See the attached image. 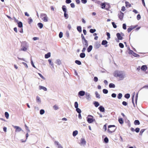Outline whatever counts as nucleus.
I'll use <instances>...</instances> for the list:
<instances>
[{"label": "nucleus", "mask_w": 148, "mask_h": 148, "mask_svg": "<svg viewBox=\"0 0 148 148\" xmlns=\"http://www.w3.org/2000/svg\"><path fill=\"white\" fill-rule=\"evenodd\" d=\"M113 75L115 77H118L120 80H123L126 76L125 73L123 72L117 71L114 72Z\"/></svg>", "instance_id": "1"}, {"label": "nucleus", "mask_w": 148, "mask_h": 148, "mask_svg": "<svg viewBox=\"0 0 148 148\" xmlns=\"http://www.w3.org/2000/svg\"><path fill=\"white\" fill-rule=\"evenodd\" d=\"M108 128V132L110 134L114 132L116 129V127L114 125H109Z\"/></svg>", "instance_id": "2"}, {"label": "nucleus", "mask_w": 148, "mask_h": 148, "mask_svg": "<svg viewBox=\"0 0 148 148\" xmlns=\"http://www.w3.org/2000/svg\"><path fill=\"white\" fill-rule=\"evenodd\" d=\"M40 17L44 22H47L48 21V18L46 14H41L40 15Z\"/></svg>", "instance_id": "3"}, {"label": "nucleus", "mask_w": 148, "mask_h": 148, "mask_svg": "<svg viewBox=\"0 0 148 148\" xmlns=\"http://www.w3.org/2000/svg\"><path fill=\"white\" fill-rule=\"evenodd\" d=\"M87 119V121L89 123H91L92 122L95 121V120L93 119V116L91 115H89L88 116Z\"/></svg>", "instance_id": "4"}, {"label": "nucleus", "mask_w": 148, "mask_h": 148, "mask_svg": "<svg viewBox=\"0 0 148 148\" xmlns=\"http://www.w3.org/2000/svg\"><path fill=\"white\" fill-rule=\"evenodd\" d=\"M79 144L80 145L83 147L85 146L86 144V141L85 139L83 138H81L80 140Z\"/></svg>", "instance_id": "5"}, {"label": "nucleus", "mask_w": 148, "mask_h": 148, "mask_svg": "<svg viewBox=\"0 0 148 148\" xmlns=\"http://www.w3.org/2000/svg\"><path fill=\"white\" fill-rule=\"evenodd\" d=\"M116 36L118 38V39L116 40V41L117 42H119V40H121L123 39V37L119 33H117L116 34Z\"/></svg>", "instance_id": "6"}, {"label": "nucleus", "mask_w": 148, "mask_h": 148, "mask_svg": "<svg viewBox=\"0 0 148 148\" xmlns=\"http://www.w3.org/2000/svg\"><path fill=\"white\" fill-rule=\"evenodd\" d=\"M54 144L58 148H63L62 145L58 142L55 141Z\"/></svg>", "instance_id": "7"}, {"label": "nucleus", "mask_w": 148, "mask_h": 148, "mask_svg": "<svg viewBox=\"0 0 148 148\" xmlns=\"http://www.w3.org/2000/svg\"><path fill=\"white\" fill-rule=\"evenodd\" d=\"M28 47L29 46L28 45L26 46H22L20 50L21 51H26L28 49Z\"/></svg>", "instance_id": "8"}, {"label": "nucleus", "mask_w": 148, "mask_h": 148, "mask_svg": "<svg viewBox=\"0 0 148 148\" xmlns=\"http://www.w3.org/2000/svg\"><path fill=\"white\" fill-rule=\"evenodd\" d=\"M13 126L14 128L16 129L15 131L16 132H20L23 131L22 129L19 126Z\"/></svg>", "instance_id": "9"}, {"label": "nucleus", "mask_w": 148, "mask_h": 148, "mask_svg": "<svg viewBox=\"0 0 148 148\" xmlns=\"http://www.w3.org/2000/svg\"><path fill=\"white\" fill-rule=\"evenodd\" d=\"M39 89L40 90H42L44 91H47V89L45 87L42 86H39Z\"/></svg>", "instance_id": "10"}, {"label": "nucleus", "mask_w": 148, "mask_h": 148, "mask_svg": "<svg viewBox=\"0 0 148 148\" xmlns=\"http://www.w3.org/2000/svg\"><path fill=\"white\" fill-rule=\"evenodd\" d=\"M86 98L88 100H90V94L88 92H86L85 94Z\"/></svg>", "instance_id": "11"}, {"label": "nucleus", "mask_w": 148, "mask_h": 148, "mask_svg": "<svg viewBox=\"0 0 148 148\" xmlns=\"http://www.w3.org/2000/svg\"><path fill=\"white\" fill-rule=\"evenodd\" d=\"M85 94V92L84 91H80L78 93V95L81 96H84Z\"/></svg>", "instance_id": "12"}, {"label": "nucleus", "mask_w": 148, "mask_h": 148, "mask_svg": "<svg viewBox=\"0 0 148 148\" xmlns=\"http://www.w3.org/2000/svg\"><path fill=\"white\" fill-rule=\"evenodd\" d=\"M124 16V13L121 12L119 15V17L121 20H122Z\"/></svg>", "instance_id": "13"}, {"label": "nucleus", "mask_w": 148, "mask_h": 148, "mask_svg": "<svg viewBox=\"0 0 148 148\" xmlns=\"http://www.w3.org/2000/svg\"><path fill=\"white\" fill-rule=\"evenodd\" d=\"M147 66L146 65L142 66L141 68V70L144 71H146L147 70Z\"/></svg>", "instance_id": "14"}, {"label": "nucleus", "mask_w": 148, "mask_h": 148, "mask_svg": "<svg viewBox=\"0 0 148 148\" xmlns=\"http://www.w3.org/2000/svg\"><path fill=\"white\" fill-rule=\"evenodd\" d=\"M36 101L37 103L38 104H40L41 103V99L40 97L38 96L36 97Z\"/></svg>", "instance_id": "15"}, {"label": "nucleus", "mask_w": 148, "mask_h": 148, "mask_svg": "<svg viewBox=\"0 0 148 148\" xmlns=\"http://www.w3.org/2000/svg\"><path fill=\"white\" fill-rule=\"evenodd\" d=\"M136 26H131L129 28H128L127 29V31L128 32H130L133 29H134L136 27Z\"/></svg>", "instance_id": "16"}, {"label": "nucleus", "mask_w": 148, "mask_h": 148, "mask_svg": "<svg viewBox=\"0 0 148 148\" xmlns=\"http://www.w3.org/2000/svg\"><path fill=\"white\" fill-rule=\"evenodd\" d=\"M51 54L50 52H49L47 54H45V58H48L51 57Z\"/></svg>", "instance_id": "17"}, {"label": "nucleus", "mask_w": 148, "mask_h": 148, "mask_svg": "<svg viewBox=\"0 0 148 148\" xmlns=\"http://www.w3.org/2000/svg\"><path fill=\"white\" fill-rule=\"evenodd\" d=\"M108 43V42L106 40H103L101 43V44L103 45H105V47H107V44Z\"/></svg>", "instance_id": "18"}, {"label": "nucleus", "mask_w": 148, "mask_h": 148, "mask_svg": "<svg viewBox=\"0 0 148 148\" xmlns=\"http://www.w3.org/2000/svg\"><path fill=\"white\" fill-rule=\"evenodd\" d=\"M62 9L64 13L67 12V9L65 5H63L62 7Z\"/></svg>", "instance_id": "19"}, {"label": "nucleus", "mask_w": 148, "mask_h": 148, "mask_svg": "<svg viewBox=\"0 0 148 148\" xmlns=\"http://www.w3.org/2000/svg\"><path fill=\"white\" fill-rule=\"evenodd\" d=\"M48 61L49 62V64L51 66H52V67L53 68H54V65L53 63V62H52V60L51 59H49L48 60Z\"/></svg>", "instance_id": "20"}, {"label": "nucleus", "mask_w": 148, "mask_h": 148, "mask_svg": "<svg viewBox=\"0 0 148 148\" xmlns=\"http://www.w3.org/2000/svg\"><path fill=\"white\" fill-rule=\"evenodd\" d=\"M81 37L82 38V42L83 44H84V42H86V41H87V40L85 39L84 36H83V35L82 34L81 35Z\"/></svg>", "instance_id": "21"}, {"label": "nucleus", "mask_w": 148, "mask_h": 148, "mask_svg": "<svg viewBox=\"0 0 148 148\" xmlns=\"http://www.w3.org/2000/svg\"><path fill=\"white\" fill-rule=\"evenodd\" d=\"M99 109L101 112H103L105 111V109L102 106H100L99 108Z\"/></svg>", "instance_id": "22"}, {"label": "nucleus", "mask_w": 148, "mask_h": 148, "mask_svg": "<svg viewBox=\"0 0 148 148\" xmlns=\"http://www.w3.org/2000/svg\"><path fill=\"white\" fill-rule=\"evenodd\" d=\"M92 45H90L87 49V51L88 52H90L92 49Z\"/></svg>", "instance_id": "23"}, {"label": "nucleus", "mask_w": 148, "mask_h": 148, "mask_svg": "<svg viewBox=\"0 0 148 148\" xmlns=\"http://www.w3.org/2000/svg\"><path fill=\"white\" fill-rule=\"evenodd\" d=\"M101 46V45L98 43H96L95 45V48L96 49L99 48Z\"/></svg>", "instance_id": "24"}, {"label": "nucleus", "mask_w": 148, "mask_h": 148, "mask_svg": "<svg viewBox=\"0 0 148 148\" xmlns=\"http://www.w3.org/2000/svg\"><path fill=\"white\" fill-rule=\"evenodd\" d=\"M78 134V132L77 130H75L73 132V136H76Z\"/></svg>", "instance_id": "25"}, {"label": "nucleus", "mask_w": 148, "mask_h": 148, "mask_svg": "<svg viewBox=\"0 0 148 148\" xmlns=\"http://www.w3.org/2000/svg\"><path fill=\"white\" fill-rule=\"evenodd\" d=\"M125 5L127 7H131V5L130 3L128 1H125Z\"/></svg>", "instance_id": "26"}, {"label": "nucleus", "mask_w": 148, "mask_h": 148, "mask_svg": "<svg viewBox=\"0 0 148 148\" xmlns=\"http://www.w3.org/2000/svg\"><path fill=\"white\" fill-rule=\"evenodd\" d=\"M18 26L19 27H23V23L21 22H19L17 23Z\"/></svg>", "instance_id": "27"}, {"label": "nucleus", "mask_w": 148, "mask_h": 148, "mask_svg": "<svg viewBox=\"0 0 148 148\" xmlns=\"http://www.w3.org/2000/svg\"><path fill=\"white\" fill-rule=\"evenodd\" d=\"M53 108L55 110H57L59 108L58 106L56 105H54L53 106Z\"/></svg>", "instance_id": "28"}, {"label": "nucleus", "mask_w": 148, "mask_h": 148, "mask_svg": "<svg viewBox=\"0 0 148 148\" xmlns=\"http://www.w3.org/2000/svg\"><path fill=\"white\" fill-rule=\"evenodd\" d=\"M64 16L66 19H67L69 18V15L67 14V12L64 13Z\"/></svg>", "instance_id": "29"}, {"label": "nucleus", "mask_w": 148, "mask_h": 148, "mask_svg": "<svg viewBox=\"0 0 148 148\" xmlns=\"http://www.w3.org/2000/svg\"><path fill=\"white\" fill-rule=\"evenodd\" d=\"M38 25L40 29L42 28L43 26V24L41 23H38Z\"/></svg>", "instance_id": "30"}, {"label": "nucleus", "mask_w": 148, "mask_h": 148, "mask_svg": "<svg viewBox=\"0 0 148 148\" xmlns=\"http://www.w3.org/2000/svg\"><path fill=\"white\" fill-rule=\"evenodd\" d=\"M84 43L83 44V47H84L86 48L88 46V43L87 41H86V42H84Z\"/></svg>", "instance_id": "31"}, {"label": "nucleus", "mask_w": 148, "mask_h": 148, "mask_svg": "<svg viewBox=\"0 0 148 148\" xmlns=\"http://www.w3.org/2000/svg\"><path fill=\"white\" fill-rule=\"evenodd\" d=\"M94 104L96 107H97L99 105V103L97 101H95L94 103Z\"/></svg>", "instance_id": "32"}, {"label": "nucleus", "mask_w": 148, "mask_h": 148, "mask_svg": "<svg viewBox=\"0 0 148 148\" xmlns=\"http://www.w3.org/2000/svg\"><path fill=\"white\" fill-rule=\"evenodd\" d=\"M85 56V54L84 53H81L80 54V56L81 58H84Z\"/></svg>", "instance_id": "33"}, {"label": "nucleus", "mask_w": 148, "mask_h": 148, "mask_svg": "<svg viewBox=\"0 0 148 148\" xmlns=\"http://www.w3.org/2000/svg\"><path fill=\"white\" fill-rule=\"evenodd\" d=\"M109 86L110 88H114L115 86L114 84L112 83H110L109 85Z\"/></svg>", "instance_id": "34"}, {"label": "nucleus", "mask_w": 148, "mask_h": 148, "mask_svg": "<svg viewBox=\"0 0 148 148\" xmlns=\"http://www.w3.org/2000/svg\"><path fill=\"white\" fill-rule=\"evenodd\" d=\"M119 121L120 124H122L123 122V119L122 118H119Z\"/></svg>", "instance_id": "35"}, {"label": "nucleus", "mask_w": 148, "mask_h": 148, "mask_svg": "<svg viewBox=\"0 0 148 148\" xmlns=\"http://www.w3.org/2000/svg\"><path fill=\"white\" fill-rule=\"evenodd\" d=\"M56 63L58 65H60L61 63V61L59 59L57 60L56 61Z\"/></svg>", "instance_id": "36"}, {"label": "nucleus", "mask_w": 148, "mask_h": 148, "mask_svg": "<svg viewBox=\"0 0 148 148\" xmlns=\"http://www.w3.org/2000/svg\"><path fill=\"white\" fill-rule=\"evenodd\" d=\"M28 23L29 24H31V23L33 22V20L31 17L29 18L28 19Z\"/></svg>", "instance_id": "37"}, {"label": "nucleus", "mask_w": 148, "mask_h": 148, "mask_svg": "<svg viewBox=\"0 0 148 148\" xmlns=\"http://www.w3.org/2000/svg\"><path fill=\"white\" fill-rule=\"evenodd\" d=\"M5 115L6 118L8 119L9 118V114L7 112H5Z\"/></svg>", "instance_id": "38"}, {"label": "nucleus", "mask_w": 148, "mask_h": 148, "mask_svg": "<svg viewBox=\"0 0 148 148\" xmlns=\"http://www.w3.org/2000/svg\"><path fill=\"white\" fill-rule=\"evenodd\" d=\"M77 30L79 32H82V28L80 26H78L77 28Z\"/></svg>", "instance_id": "39"}, {"label": "nucleus", "mask_w": 148, "mask_h": 148, "mask_svg": "<svg viewBox=\"0 0 148 148\" xmlns=\"http://www.w3.org/2000/svg\"><path fill=\"white\" fill-rule=\"evenodd\" d=\"M95 94L96 95V97L98 98H100V96L98 94V92H95Z\"/></svg>", "instance_id": "40"}, {"label": "nucleus", "mask_w": 148, "mask_h": 148, "mask_svg": "<svg viewBox=\"0 0 148 148\" xmlns=\"http://www.w3.org/2000/svg\"><path fill=\"white\" fill-rule=\"evenodd\" d=\"M45 112V111L44 110L42 109L40 111V114L41 115L43 114Z\"/></svg>", "instance_id": "41"}, {"label": "nucleus", "mask_w": 148, "mask_h": 148, "mask_svg": "<svg viewBox=\"0 0 148 148\" xmlns=\"http://www.w3.org/2000/svg\"><path fill=\"white\" fill-rule=\"evenodd\" d=\"M135 92L133 94V96H132V103L134 104V106L135 107V104H134V95H135Z\"/></svg>", "instance_id": "42"}, {"label": "nucleus", "mask_w": 148, "mask_h": 148, "mask_svg": "<svg viewBox=\"0 0 148 148\" xmlns=\"http://www.w3.org/2000/svg\"><path fill=\"white\" fill-rule=\"evenodd\" d=\"M130 95L129 94H126L125 95V97L127 99H128L130 98Z\"/></svg>", "instance_id": "43"}, {"label": "nucleus", "mask_w": 148, "mask_h": 148, "mask_svg": "<svg viewBox=\"0 0 148 148\" xmlns=\"http://www.w3.org/2000/svg\"><path fill=\"white\" fill-rule=\"evenodd\" d=\"M74 106L75 108H77L78 106V103L77 102H75L74 103Z\"/></svg>", "instance_id": "44"}, {"label": "nucleus", "mask_w": 148, "mask_h": 148, "mask_svg": "<svg viewBox=\"0 0 148 148\" xmlns=\"http://www.w3.org/2000/svg\"><path fill=\"white\" fill-rule=\"evenodd\" d=\"M134 123L135 125H139L140 124L139 121L138 120H135L134 122Z\"/></svg>", "instance_id": "45"}, {"label": "nucleus", "mask_w": 148, "mask_h": 148, "mask_svg": "<svg viewBox=\"0 0 148 148\" xmlns=\"http://www.w3.org/2000/svg\"><path fill=\"white\" fill-rule=\"evenodd\" d=\"M75 63L78 65H81V62L80 61L78 60H75Z\"/></svg>", "instance_id": "46"}, {"label": "nucleus", "mask_w": 148, "mask_h": 148, "mask_svg": "<svg viewBox=\"0 0 148 148\" xmlns=\"http://www.w3.org/2000/svg\"><path fill=\"white\" fill-rule=\"evenodd\" d=\"M76 111L79 113H81V110L78 108H76Z\"/></svg>", "instance_id": "47"}, {"label": "nucleus", "mask_w": 148, "mask_h": 148, "mask_svg": "<svg viewBox=\"0 0 148 148\" xmlns=\"http://www.w3.org/2000/svg\"><path fill=\"white\" fill-rule=\"evenodd\" d=\"M104 141L105 143H108V138L107 137H106L104 139Z\"/></svg>", "instance_id": "48"}, {"label": "nucleus", "mask_w": 148, "mask_h": 148, "mask_svg": "<svg viewBox=\"0 0 148 148\" xmlns=\"http://www.w3.org/2000/svg\"><path fill=\"white\" fill-rule=\"evenodd\" d=\"M96 31V30L95 29H91L90 30V32L92 33H94V32H95Z\"/></svg>", "instance_id": "49"}, {"label": "nucleus", "mask_w": 148, "mask_h": 148, "mask_svg": "<svg viewBox=\"0 0 148 148\" xmlns=\"http://www.w3.org/2000/svg\"><path fill=\"white\" fill-rule=\"evenodd\" d=\"M122 97V95L121 93H119L118 95V97L119 99H121Z\"/></svg>", "instance_id": "50"}, {"label": "nucleus", "mask_w": 148, "mask_h": 148, "mask_svg": "<svg viewBox=\"0 0 148 148\" xmlns=\"http://www.w3.org/2000/svg\"><path fill=\"white\" fill-rule=\"evenodd\" d=\"M22 64L25 66V67L26 68H27L28 67L27 65V64L25 62H23Z\"/></svg>", "instance_id": "51"}, {"label": "nucleus", "mask_w": 148, "mask_h": 148, "mask_svg": "<svg viewBox=\"0 0 148 148\" xmlns=\"http://www.w3.org/2000/svg\"><path fill=\"white\" fill-rule=\"evenodd\" d=\"M107 36H108V38H107V39L108 40H109L110 38V34L108 32H107Z\"/></svg>", "instance_id": "52"}, {"label": "nucleus", "mask_w": 148, "mask_h": 148, "mask_svg": "<svg viewBox=\"0 0 148 148\" xmlns=\"http://www.w3.org/2000/svg\"><path fill=\"white\" fill-rule=\"evenodd\" d=\"M103 93L105 94H107L108 92V90L106 89H103Z\"/></svg>", "instance_id": "53"}, {"label": "nucleus", "mask_w": 148, "mask_h": 148, "mask_svg": "<svg viewBox=\"0 0 148 148\" xmlns=\"http://www.w3.org/2000/svg\"><path fill=\"white\" fill-rule=\"evenodd\" d=\"M38 75L40 76V77L43 79L45 80V78L40 73H38Z\"/></svg>", "instance_id": "54"}, {"label": "nucleus", "mask_w": 148, "mask_h": 148, "mask_svg": "<svg viewBox=\"0 0 148 148\" xmlns=\"http://www.w3.org/2000/svg\"><path fill=\"white\" fill-rule=\"evenodd\" d=\"M105 6L106 5L104 3H102L101 5V8L103 9L105 8Z\"/></svg>", "instance_id": "55"}, {"label": "nucleus", "mask_w": 148, "mask_h": 148, "mask_svg": "<svg viewBox=\"0 0 148 148\" xmlns=\"http://www.w3.org/2000/svg\"><path fill=\"white\" fill-rule=\"evenodd\" d=\"M25 129L26 130H27V133L29 132H30V130L29 129L28 127L26 125H25Z\"/></svg>", "instance_id": "56"}, {"label": "nucleus", "mask_w": 148, "mask_h": 148, "mask_svg": "<svg viewBox=\"0 0 148 148\" xmlns=\"http://www.w3.org/2000/svg\"><path fill=\"white\" fill-rule=\"evenodd\" d=\"M63 33L62 32H60L59 34V37L60 38H62L63 36Z\"/></svg>", "instance_id": "57"}, {"label": "nucleus", "mask_w": 148, "mask_h": 148, "mask_svg": "<svg viewBox=\"0 0 148 148\" xmlns=\"http://www.w3.org/2000/svg\"><path fill=\"white\" fill-rule=\"evenodd\" d=\"M119 47L121 48H123L124 47V45L122 43H119Z\"/></svg>", "instance_id": "58"}, {"label": "nucleus", "mask_w": 148, "mask_h": 148, "mask_svg": "<svg viewBox=\"0 0 148 148\" xmlns=\"http://www.w3.org/2000/svg\"><path fill=\"white\" fill-rule=\"evenodd\" d=\"M98 80V78L96 77H94V81L95 82H97Z\"/></svg>", "instance_id": "59"}, {"label": "nucleus", "mask_w": 148, "mask_h": 148, "mask_svg": "<svg viewBox=\"0 0 148 148\" xmlns=\"http://www.w3.org/2000/svg\"><path fill=\"white\" fill-rule=\"evenodd\" d=\"M123 28L124 29H126V25L125 24H123Z\"/></svg>", "instance_id": "60"}, {"label": "nucleus", "mask_w": 148, "mask_h": 148, "mask_svg": "<svg viewBox=\"0 0 148 148\" xmlns=\"http://www.w3.org/2000/svg\"><path fill=\"white\" fill-rule=\"evenodd\" d=\"M112 24L114 28H116V25L114 22L112 23Z\"/></svg>", "instance_id": "61"}, {"label": "nucleus", "mask_w": 148, "mask_h": 148, "mask_svg": "<svg viewBox=\"0 0 148 148\" xmlns=\"http://www.w3.org/2000/svg\"><path fill=\"white\" fill-rule=\"evenodd\" d=\"M71 2V0H66V3L67 4L70 3Z\"/></svg>", "instance_id": "62"}, {"label": "nucleus", "mask_w": 148, "mask_h": 148, "mask_svg": "<svg viewBox=\"0 0 148 148\" xmlns=\"http://www.w3.org/2000/svg\"><path fill=\"white\" fill-rule=\"evenodd\" d=\"M125 10V8L124 6H123L122 7L121 10L122 11L124 12Z\"/></svg>", "instance_id": "63"}, {"label": "nucleus", "mask_w": 148, "mask_h": 148, "mask_svg": "<svg viewBox=\"0 0 148 148\" xmlns=\"http://www.w3.org/2000/svg\"><path fill=\"white\" fill-rule=\"evenodd\" d=\"M135 131L136 132L138 133L140 131V129L138 127L136 128L135 130Z\"/></svg>", "instance_id": "64"}]
</instances>
